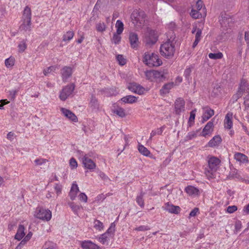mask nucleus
Listing matches in <instances>:
<instances>
[{
	"instance_id": "obj_9",
	"label": "nucleus",
	"mask_w": 249,
	"mask_h": 249,
	"mask_svg": "<svg viewBox=\"0 0 249 249\" xmlns=\"http://www.w3.org/2000/svg\"><path fill=\"white\" fill-rule=\"evenodd\" d=\"M128 89L132 92L141 95L143 93L144 89L135 82L130 83L127 86Z\"/></svg>"
},
{
	"instance_id": "obj_32",
	"label": "nucleus",
	"mask_w": 249,
	"mask_h": 249,
	"mask_svg": "<svg viewBox=\"0 0 249 249\" xmlns=\"http://www.w3.org/2000/svg\"><path fill=\"white\" fill-rule=\"evenodd\" d=\"M115 230H116V225H115V222H114L110 224L109 228L107 230V231H106V232H105V233H106L109 236H110L112 238H113L114 236Z\"/></svg>"
},
{
	"instance_id": "obj_6",
	"label": "nucleus",
	"mask_w": 249,
	"mask_h": 249,
	"mask_svg": "<svg viewBox=\"0 0 249 249\" xmlns=\"http://www.w3.org/2000/svg\"><path fill=\"white\" fill-rule=\"evenodd\" d=\"M35 218H52V212L42 207H37L36 211Z\"/></svg>"
},
{
	"instance_id": "obj_64",
	"label": "nucleus",
	"mask_w": 249,
	"mask_h": 249,
	"mask_svg": "<svg viewBox=\"0 0 249 249\" xmlns=\"http://www.w3.org/2000/svg\"><path fill=\"white\" fill-rule=\"evenodd\" d=\"M46 246H48V247L46 248L45 249H57L55 245L53 243H47L46 244Z\"/></svg>"
},
{
	"instance_id": "obj_19",
	"label": "nucleus",
	"mask_w": 249,
	"mask_h": 249,
	"mask_svg": "<svg viewBox=\"0 0 249 249\" xmlns=\"http://www.w3.org/2000/svg\"><path fill=\"white\" fill-rule=\"evenodd\" d=\"M61 111L64 115L70 120L73 122H78L77 116L70 110L62 107L61 108Z\"/></svg>"
},
{
	"instance_id": "obj_45",
	"label": "nucleus",
	"mask_w": 249,
	"mask_h": 249,
	"mask_svg": "<svg viewBox=\"0 0 249 249\" xmlns=\"http://www.w3.org/2000/svg\"><path fill=\"white\" fill-rule=\"evenodd\" d=\"M190 15L193 18L197 19L201 17V14L198 11L193 9L191 10Z\"/></svg>"
},
{
	"instance_id": "obj_56",
	"label": "nucleus",
	"mask_w": 249,
	"mask_h": 249,
	"mask_svg": "<svg viewBox=\"0 0 249 249\" xmlns=\"http://www.w3.org/2000/svg\"><path fill=\"white\" fill-rule=\"evenodd\" d=\"M237 210V207L236 206H230L227 208V212L228 213H231L235 212Z\"/></svg>"
},
{
	"instance_id": "obj_53",
	"label": "nucleus",
	"mask_w": 249,
	"mask_h": 249,
	"mask_svg": "<svg viewBox=\"0 0 249 249\" xmlns=\"http://www.w3.org/2000/svg\"><path fill=\"white\" fill-rule=\"evenodd\" d=\"M200 129L197 130L196 131H192L188 133L187 137L189 139L191 140L195 137H196L197 135V133L199 132Z\"/></svg>"
},
{
	"instance_id": "obj_29",
	"label": "nucleus",
	"mask_w": 249,
	"mask_h": 249,
	"mask_svg": "<svg viewBox=\"0 0 249 249\" xmlns=\"http://www.w3.org/2000/svg\"><path fill=\"white\" fill-rule=\"evenodd\" d=\"M166 209L169 213L175 214L179 213L180 211V208L179 206L170 204L169 203H167L166 204Z\"/></svg>"
},
{
	"instance_id": "obj_26",
	"label": "nucleus",
	"mask_w": 249,
	"mask_h": 249,
	"mask_svg": "<svg viewBox=\"0 0 249 249\" xmlns=\"http://www.w3.org/2000/svg\"><path fill=\"white\" fill-rule=\"evenodd\" d=\"M234 158L237 161L243 163L249 162L248 157L245 154L241 153H236L234 155Z\"/></svg>"
},
{
	"instance_id": "obj_4",
	"label": "nucleus",
	"mask_w": 249,
	"mask_h": 249,
	"mask_svg": "<svg viewBox=\"0 0 249 249\" xmlns=\"http://www.w3.org/2000/svg\"><path fill=\"white\" fill-rule=\"evenodd\" d=\"M159 34L156 30L148 27L145 33L144 41L147 46H151L158 40Z\"/></svg>"
},
{
	"instance_id": "obj_35",
	"label": "nucleus",
	"mask_w": 249,
	"mask_h": 249,
	"mask_svg": "<svg viewBox=\"0 0 249 249\" xmlns=\"http://www.w3.org/2000/svg\"><path fill=\"white\" fill-rule=\"evenodd\" d=\"M93 227L98 231H101L104 229V225L102 222L98 219H95L93 222Z\"/></svg>"
},
{
	"instance_id": "obj_13",
	"label": "nucleus",
	"mask_w": 249,
	"mask_h": 249,
	"mask_svg": "<svg viewBox=\"0 0 249 249\" xmlns=\"http://www.w3.org/2000/svg\"><path fill=\"white\" fill-rule=\"evenodd\" d=\"M204 113L202 116V123H204L208 120L212 116L214 115V110L210 108L208 106H206L203 108Z\"/></svg>"
},
{
	"instance_id": "obj_16",
	"label": "nucleus",
	"mask_w": 249,
	"mask_h": 249,
	"mask_svg": "<svg viewBox=\"0 0 249 249\" xmlns=\"http://www.w3.org/2000/svg\"><path fill=\"white\" fill-rule=\"evenodd\" d=\"M112 111L121 118H124L126 116L124 109L119 107L117 103H114L112 107Z\"/></svg>"
},
{
	"instance_id": "obj_8",
	"label": "nucleus",
	"mask_w": 249,
	"mask_h": 249,
	"mask_svg": "<svg viewBox=\"0 0 249 249\" xmlns=\"http://www.w3.org/2000/svg\"><path fill=\"white\" fill-rule=\"evenodd\" d=\"M175 113L180 115L182 111L185 110V101L181 98H178L175 102Z\"/></svg>"
},
{
	"instance_id": "obj_34",
	"label": "nucleus",
	"mask_w": 249,
	"mask_h": 249,
	"mask_svg": "<svg viewBox=\"0 0 249 249\" xmlns=\"http://www.w3.org/2000/svg\"><path fill=\"white\" fill-rule=\"evenodd\" d=\"M221 17L222 19H220V21L221 20V24H226L227 20H231V22H234V19L232 18L230 16L227 15L224 13L221 14Z\"/></svg>"
},
{
	"instance_id": "obj_22",
	"label": "nucleus",
	"mask_w": 249,
	"mask_h": 249,
	"mask_svg": "<svg viewBox=\"0 0 249 249\" xmlns=\"http://www.w3.org/2000/svg\"><path fill=\"white\" fill-rule=\"evenodd\" d=\"M79 191V188L76 182L72 184L69 196L71 200H73L75 199L77 193Z\"/></svg>"
},
{
	"instance_id": "obj_63",
	"label": "nucleus",
	"mask_w": 249,
	"mask_h": 249,
	"mask_svg": "<svg viewBox=\"0 0 249 249\" xmlns=\"http://www.w3.org/2000/svg\"><path fill=\"white\" fill-rule=\"evenodd\" d=\"M244 104L245 106V109H248L249 108V96H247L244 98Z\"/></svg>"
},
{
	"instance_id": "obj_57",
	"label": "nucleus",
	"mask_w": 249,
	"mask_h": 249,
	"mask_svg": "<svg viewBox=\"0 0 249 249\" xmlns=\"http://www.w3.org/2000/svg\"><path fill=\"white\" fill-rule=\"evenodd\" d=\"M55 70V68L54 66H50L47 68L46 69H44L43 73L45 75H47L48 73H50L51 71H53Z\"/></svg>"
},
{
	"instance_id": "obj_18",
	"label": "nucleus",
	"mask_w": 249,
	"mask_h": 249,
	"mask_svg": "<svg viewBox=\"0 0 249 249\" xmlns=\"http://www.w3.org/2000/svg\"><path fill=\"white\" fill-rule=\"evenodd\" d=\"M62 80L66 81L70 77L72 73V69L70 67L65 66L61 70Z\"/></svg>"
},
{
	"instance_id": "obj_17",
	"label": "nucleus",
	"mask_w": 249,
	"mask_h": 249,
	"mask_svg": "<svg viewBox=\"0 0 249 249\" xmlns=\"http://www.w3.org/2000/svg\"><path fill=\"white\" fill-rule=\"evenodd\" d=\"M95 238L102 245L108 246L109 241L112 238L106 233H104L100 235L96 236Z\"/></svg>"
},
{
	"instance_id": "obj_44",
	"label": "nucleus",
	"mask_w": 249,
	"mask_h": 249,
	"mask_svg": "<svg viewBox=\"0 0 249 249\" xmlns=\"http://www.w3.org/2000/svg\"><path fill=\"white\" fill-rule=\"evenodd\" d=\"M121 34H118L117 32L114 33L112 38V41L115 44H118L121 41V37L120 36Z\"/></svg>"
},
{
	"instance_id": "obj_48",
	"label": "nucleus",
	"mask_w": 249,
	"mask_h": 249,
	"mask_svg": "<svg viewBox=\"0 0 249 249\" xmlns=\"http://www.w3.org/2000/svg\"><path fill=\"white\" fill-rule=\"evenodd\" d=\"M145 75L147 79L153 81L154 79L153 70L147 71L145 72Z\"/></svg>"
},
{
	"instance_id": "obj_30",
	"label": "nucleus",
	"mask_w": 249,
	"mask_h": 249,
	"mask_svg": "<svg viewBox=\"0 0 249 249\" xmlns=\"http://www.w3.org/2000/svg\"><path fill=\"white\" fill-rule=\"evenodd\" d=\"M138 98L133 95H127L121 99L124 103L133 104L137 102Z\"/></svg>"
},
{
	"instance_id": "obj_33",
	"label": "nucleus",
	"mask_w": 249,
	"mask_h": 249,
	"mask_svg": "<svg viewBox=\"0 0 249 249\" xmlns=\"http://www.w3.org/2000/svg\"><path fill=\"white\" fill-rule=\"evenodd\" d=\"M138 150L141 154L146 157L149 156L151 154L147 148L140 143L138 145Z\"/></svg>"
},
{
	"instance_id": "obj_27",
	"label": "nucleus",
	"mask_w": 249,
	"mask_h": 249,
	"mask_svg": "<svg viewBox=\"0 0 249 249\" xmlns=\"http://www.w3.org/2000/svg\"><path fill=\"white\" fill-rule=\"evenodd\" d=\"M25 228L22 225H19L17 232L15 235V238L20 241L25 236Z\"/></svg>"
},
{
	"instance_id": "obj_50",
	"label": "nucleus",
	"mask_w": 249,
	"mask_h": 249,
	"mask_svg": "<svg viewBox=\"0 0 249 249\" xmlns=\"http://www.w3.org/2000/svg\"><path fill=\"white\" fill-rule=\"evenodd\" d=\"M243 93H241L239 91H237L236 94H234L232 97V100H233V102L234 103L237 101L238 99L241 98L243 95Z\"/></svg>"
},
{
	"instance_id": "obj_31",
	"label": "nucleus",
	"mask_w": 249,
	"mask_h": 249,
	"mask_svg": "<svg viewBox=\"0 0 249 249\" xmlns=\"http://www.w3.org/2000/svg\"><path fill=\"white\" fill-rule=\"evenodd\" d=\"M232 117V113L229 112L225 117V127L227 129H231L232 126V122L231 118Z\"/></svg>"
},
{
	"instance_id": "obj_2",
	"label": "nucleus",
	"mask_w": 249,
	"mask_h": 249,
	"mask_svg": "<svg viewBox=\"0 0 249 249\" xmlns=\"http://www.w3.org/2000/svg\"><path fill=\"white\" fill-rule=\"evenodd\" d=\"M142 61L149 67H159L162 64L159 55L154 53L145 52L143 55Z\"/></svg>"
},
{
	"instance_id": "obj_3",
	"label": "nucleus",
	"mask_w": 249,
	"mask_h": 249,
	"mask_svg": "<svg viewBox=\"0 0 249 249\" xmlns=\"http://www.w3.org/2000/svg\"><path fill=\"white\" fill-rule=\"evenodd\" d=\"M31 10L28 6L24 9L22 15V23L20 28L24 31L30 30L31 28Z\"/></svg>"
},
{
	"instance_id": "obj_54",
	"label": "nucleus",
	"mask_w": 249,
	"mask_h": 249,
	"mask_svg": "<svg viewBox=\"0 0 249 249\" xmlns=\"http://www.w3.org/2000/svg\"><path fill=\"white\" fill-rule=\"evenodd\" d=\"M62 186L61 185L56 183L55 184L54 189L57 196L59 195L61 193Z\"/></svg>"
},
{
	"instance_id": "obj_59",
	"label": "nucleus",
	"mask_w": 249,
	"mask_h": 249,
	"mask_svg": "<svg viewBox=\"0 0 249 249\" xmlns=\"http://www.w3.org/2000/svg\"><path fill=\"white\" fill-rule=\"evenodd\" d=\"M18 47L19 48V52H23L26 49L27 46L25 42H21L18 44Z\"/></svg>"
},
{
	"instance_id": "obj_37",
	"label": "nucleus",
	"mask_w": 249,
	"mask_h": 249,
	"mask_svg": "<svg viewBox=\"0 0 249 249\" xmlns=\"http://www.w3.org/2000/svg\"><path fill=\"white\" fill-rule=\"evenodd\" d=\"M196 111V109H195L192 110L190 112V117L188 121V125L189 126H191L195 123Z\"/></svg>"
},
{
	"instance_id": "obj_46",
	"label": "nucleus",
	"mask_w": 249,
	"mask_h": 249,
	"mask_svg": "<svg viewBox=\"0 0 249 249\" xmlns=\"http://www.w3.org/2000/svg\"><path fill=\"white\" fill-rule=\"evenodd\" d=\"M18 91V90H12L9 91V99L11 101H14Z\"/></svg>"
},
{
	"instance_id": "obj_49",
	"label": "nucleus",
	"mask_w": 249,
	"mask_h": 249,
	"mask_svg": "<svg viewBox=\"0 0 249 249\" xmlns=\"http://www.w3.org/2000/svg\"><path fill=\"white\" fill-rule=\"evenodd\" d=\"M199 213V209L198 208L195 207L189 213V218L191 217H195L197 216V214Z\"/></svg>"
},
{
	"instance_id": "obj_55",
	"label": "nucleus",
	"mask_w": 249,
	"mask_h": 249,
	"mask_svg": "<svg viewBox=\"0 0 249 249\" xmlns=\"http://www.w3.org/2000/svg\"><path fill=\"white\" fill-rule=\"evenodd\" d=\"M79 199L81 201L86 202L87 201L88 197L84 193H81L78 196Z\"/></svg>"
},
{
	"instance_id": "obj_20",
	"label": "nucleus",
	"mask_w": 249,
	"mask_h": 249,
	"mask_svg": "<svg viewBox=\"0 0 249 249\" xmlns=\"http://www.w3.org/2000/svg\"><path fill=\"white\" fill-rule=\"evenodd\" d=\"M185 192L189 196H196L200 195L199 190L193 186L188 185L185 187Z\"/></svg>"
},
{
	"instance_id": "obj_21",
	"label": "nucleus",
	"mask_w": 249,
	"mask_h": 249,
	"mask_svg": "<svg viewBox=\"0 0 249 249\" xmlns=\"http://www.w3.org/2000/svg\"><path fill=\"white\" fill-rule=\"evenodd\" d=\"M213 120L214 119H213L208 123H207V124L203 129L202 133H200V136L206 137V135L209 134L211 133V129L213 127Z\"/></svg>"
},
{
	"instance_id": "obj_11",
	"label": "nucleus",
	"mask_w": 249,
	"mask_h": 249,
	"mask_svg": "<svg viewBox=\"0 0 249 249\" xmlns=\"http://www.w3.org/2000/svg\"><path fill=\"white\" fill-rule=\"evenodd\" d=\"M82 162L85 168L90 170H93L96 167V164L93 160L89 158L87 154H85L82 159Z\"/></svg>"
},
{
	"instance_id": "obj_40",
	"label": "nucleus",
	"mask_w": 249,
	"mask_h": 249,
	"mask_svg": "<svg viewBox=\"0 0 249 249\" xmlns=\"http://www.w3.org/2000/svg\"><path fill=\"white\" fill-rule=\"evenodd\" d=\"M15 63V58L13 57H10L5 60V64L7 68H12Z\"/></svg>"
},
{
	"instance_id": "obj_43",
	"label": "nucleus",
	"mask_w": 249,
	"mask_h": 249,
	"mask_svg": "<svg viewBox=\"0 0 249 249\" xmlns=\"http://www.w3.org/2000/svg\"><path fill=\"white\" fill-rule=\"evenodd\" d=\"M143 195H144V193L142 192H141L140 195L139 196H137V197L136 198L137 203L141 207L144 206V200L143 199Z\"/></svg>"
},
{
	"instance_id": "obj_38",
	"label": "nucleus",
	"mask_w": 249,
	"mask_h": 249,
	"mask_svg": "<svg viewBox=\"0 0 249 249\" xmlns=\"http://www.w3.org/2000/svg\"><path fill=\"white\" fill-rule=\"evenodd\" d=\"M74 35V33L73 31H69L67 32L63 36V41H70L73 38Z\"/></svg>"
},
{
	"instance_id": "obj_10",
	"label": "nucleus",
	"mask_w": 249,
	"mask_h": 249,
	"mask_svg": "<svg viewBox=\"0 0 249 249\" xmlns=\"http://www.w3.org/2000/svg\"><path fill=\"white\" fill-rule=\"evenodd\" d=\"M209 168L212 171H215L220 163V160L215 157H211L208 160Z\"/></svg>"
},
{
	"instance_id": "obj_28",
	"label": "nucleus",
	"mask_w": 249,
	"mask_h": 249,
	"mask_svg": "<svg viewBox=\"0 0 249 249\" xmlns=\"http://www.w3.org/2000/svg\"><path fill=\"white\" fill-rule=\"evenodd\" d=\"M174 83L173 82H169L166 84H165L161 89H160V94L161 95L166 94L168 93L169 90L173 87Z\"/></svg>"
},
{
	"instance_id": "obj_51",
	"label": "nucleus",
	"mask_w": 249,
	"mask_h": 249,
	"mask_svg": "<svg viewBox=\"0 0 249 249\" xmlns=\"http://www.w3.org/2000/svg\"><path fill=\"white\" fill-rule=\"evenodd\" d=\"M238 176L237 171L234 169L231 172L228 178L229 179H233L234 178H238Z\"/></svg>"
},
{
	"instance_id": "obj_23",
	"label": "nucleus",
	"mask_w": 249,
	"mask_h": 249,
	"mask_svg": "<svg viewBox=\"0 0 249 249\" xmlns=\"http://www.w3.org/2000/svg\"><path fill=\"white\" fill-rule=\"evenodd\" d=\"M238 90L243 94L245 92L249 91V84L246 79L242 78L241 80Z\"/></svg>"
},
{
	"instance_id": "obj_41",
	"label": "nucleus",
	"mask_w": 249,
	"mask_h": 249,
	"mask_svg": "<svg viewBox=\"0 0 249 249\" xmlns=\"http://www.w3.org/2000/svg\"><path fill=\"white\" fill-rule=\"evenodd\" d=\"M193 67H189L188 68H186L184 72V76L186 79V80H187L189 82H190V80L192 79V78L190 77L191 73L192 72V68Z\"/></svg>"
},
{
	"instance_id": "obj_15",
	"label": "nucleus",
	"mask_w": 249,
	"mask_h": 249,
	"mask_svg": "<svg viewBox=\"0 0 249 249\" xmlns=\"http://www.w3.org/2000/svg\"><path fill=\"white\" fill-rule=\"evenodd\" d=\"M129 40L131 47L133 49H137L139 43L138 35L136 33H130Z\"/></svg>"
},
{
	"instance_id": "obj_14",
	"label": "nucleus",
	"mask_w": 249,
	"mask_h": 249,
	"mask_svg": "<svg viewBox=\"0 0 249 249\" xmlns=\"http://www.w3.org/2000/svg\"><path fill=\"white\" fill-rule=\"evenodd\" d=\"M81 248L83 249H101L100 246L90 240H84L80 242Z\"/></svg>"
},
{
	"instance_id": "obj_47",
	"label": "nucleus",
	"mask_w": 249,
	"mask_h": 249,
	"mask_svg": "<svg viewBox=\"0 0 249 249\" xmlns=\"http://www.w3.org/2000/svg\"><path fill=\"white\" fill-rule=\"evenodd\" d=\"M106 28V26L104 22L99 23L96 25V30L98 32H103L105 31Z\"/></svg>"
},
{
	"instance_id": "obj_5",
	"label": "nucleus",
	"mask_w": 249,
	"mask_h": 249,
	"mask_svg": "<svg viewBox=\"0 0 249 249\" xmlns=\"http://www.w3.org/2000/svg\"><path fill=\"white\" fill-rule=\"evenodd\" d=\"M75 88V85L72 83L65 87L59 95V98L62 101H65L68 96L72 94Z\"/></svg>"
},
{
	"instance_id": "obj_60",
	"label": "nucleus",
	"mask_w": 249,
	"mask_h": 249,
	"mask_svg": "<svg viewBox=\"0 0 249 249\" xmlns=\"http://www.w3.org/2000/svg\"><path fill=\"white\" fill-rule=\"evenodd\" d=\"M135 230L138 231H145L150 230V228L148 226L143 225L136 228Z\"/></svg>"
},
{
	"instance_id": "obj_12",
	"label": "nucleus",
	"mask_w": 249,
	"mask_h": 249,
	"mask_svg": "<svg viewBox=\"0 0 249 249\" xmlns=\"http://www.w3.org/2000/svg\"><path fill=\"white\" fill-rule=\"evenodd\" d=\"M145 17V14L142 11L139 13L134 11L131 15L132 19L134 18L137 22H139L141 24L144 23Z\"/></svg>"
},
{
	"instance_id": "obj_62",
	"label": "nucleus",
	"mask_w": 249,
	"mask_h": 249,
	"mask_svg": "<svg viewBox=\"0 0 249 249\" xmlns=\"http://www.w3.org/2000/svg\"><path fill=\"white\" fill-rule=\"evenodd\" d=\"M203 1L201 0H198L196 3V10L199 11L201 9L203 6Z\"/></svg>"
},
{
	"instance_id": "obj_24",
	"label": "nucleus",
	"mask_w": 249,
	"mask_h": 249,
	"mask_svg": "<svg viewBox=\"0 0 249 249\" xmlns=\"http://www.w3.org/2000/svg\"><path fill=\"white\" fill-rule=\"evenodd\" d=\"M89 106L92 110L97 111L99 109V104L95 96L92 94L90 98Z\"/></svg>"
},
{
	"instance_id": "obj_7",
	"label": "nucleus",
	"mask_w": 249,
	"mask_h": 249,
	"mask_svg": "<svg viewBox=\"0 0 249 249\" xmlns=\"http://www.w3.org/2000/svg\"><path fill=\"white\" fill-rule=\"evenodd\" d=\"M167 74L168 71L167 70H163L160 71L153 70L154 79L159 82L165 81L167 78Z\"/></svg>"
},
{
	"instance_id": "obj_61",
	"label": "nucleus",
	"mask_w": 249,
	"mask_h": 249,
	"mask_svg": "<svg viewBox=\"0 0 249 249\" xmlns=\"http://www.w3.org/2000/svg\"><path fill=\"white\" fill-rule=\"evenodd\" d=\"M201 34H202V30H201V29H200V28H198L197 29V32H196V34L195 39L200 40L201 36Z\"/></svg>"
},
{
	"instance_id": "obj_39",
	"label": "nucleus",
	"mask_w": 249,
	"mask_h": 249,
	"mask_svg": "<svg viewBox=\"0 0 249 249\" xmlns=\"http://www.w3.org/2000/svg\"><path fill=\"white\" fill-rule=\"evenodd\" d=\"M208 56L210 59L216 60L221 59L223 57V55L221 52H218L217 53H211L209 54Z\"/></svg>"
},
{
	"instance_id": "obj_42",
	"label": "nucleus",
	"mask_w": 249,
	"mask_h": 249,
	"mask_svg": "<svg viewBox=\"0 0 249 249\" xmlns=\"http://www.w3.org/2000/svg\"><path fill=\"white\" fill-rule=\"evenodd\" d=\"M118 63L121 66L124 65L126 63V60L124 58L123 55L118 54L116 56Z\"/></svg>"
},
{
	"instance_id": "obj_1",
	"label": "nucleus",
	"mask_w": 249,
	"mask_h": 249,
	"mask_svg": "<svg viewBox=\"0 0 249 249\" xmlns=\"http://www.w3.org/2000/svg\"><path fill=\"white\" fill-rule=\"evenodd\" d=\"M172 37L161 44L160 47V53L161 55L164 56L166 58H170L172 57L175 53V37L171 40Z\"/></svg>"
},
{
	"instance_id": "obj_58",
	"label": "nucleus",
	"mask_w": 249,
	"mask_h": 249,
	"mask_svg": "<svg viewBox=\"0 0 249 249\" xmlns=\"http://www.w3.org/2000/svg\"><path fill=\"white\" fill-rule=\"evenodd\" d=\"M47 160L44 159H37L35 160V163L36 165H41L47 161Z\"/></svg>"
},
{
	"instance_id": "obj_36",
	"label": "nucleus",
	"mask_w": 249,
	"mask_h": 249,
	"mask_svg": "<svg viewBox=\"0 0 249 249\" xmlns=\"http://www.w3.org/2000/svg\"><path fill=\"white\" fill-rule=\"evenodd\" d=\"M117 28L116 32L118 34H121L124 30V23L120 20H117L116 23Z\"/></svg>"
},
{
	"instance_id": "obj_25",
	"label": "nucleus",
	"mask_w": 249,
	"mask_h": 249,
	"mask_svg": "<svg viewBox=\"0 0 249 249\" xmlns=\"http://www.w3.org/2000/svg\"><path fill=\"white\" fill-rule=\"evenodd\" d=\"M222 142V139L219 135L213 137L208 142L209 147H213L218 146Z\"/></svg>"
},
{
	"instance_id": "obj_52",
	"label": "nucleus",
	"mask_w": 249,
	"mask_h": 249,
	"mask_svg": "<svg viewBox=\"0 0 249 249\" xmlns=\"http://www.w3.org/2000/svg\"><path fill=\"white\" fill-rule=\"evenodd\" d=\"M70 165L71 169H74L77 167V162L74 158H71L70 159Z\"/></svg>"
}]
</instances>
